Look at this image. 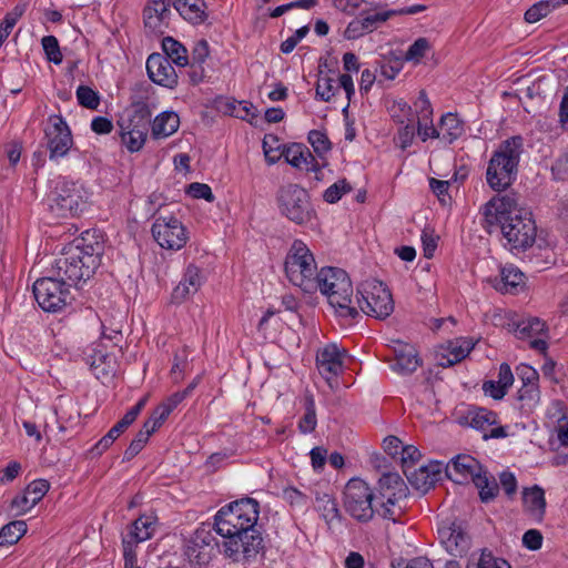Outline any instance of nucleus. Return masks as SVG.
I'll return each mask as SVG.
<instances>
[{
  "label": "nucleus",
  "mask_w": 568,
  "mask_h": 568,
  "mask_svg": "<svg viewBox=\"0 0 568 568\" xmlns=\"http://www.w3.org/2000/svg\"><path fill=\"white\" fill-rule=\"evenodd\" d=\"M47 59L54 64L62 62L63 55L60 51L58 39L54 36H45L41 40Z\"/></svg>",
  "instance_id": "57"
},
{
  "label": "nucleus",
  "mask_w": 568,
  "mask_h": 568,
  "mask_svg": "<svg viewBox=\"0 0 568 568\" xmlns=\"http://www.w3.org/2000/svg\"><path fill=\"white\" fill-rule=\"evenodd\" d=\"M282 155L293 168L315 173L321 171L320 163L304 144L292 143L285 145L282 150Z\"/></svg>",
  "instance_id": "28"
},
{
  "label": "nucleus",
  "mask_w": 568,
  "mask_h": 568,
  "mask_svg": "<svg viewBox=\"0 0 568 568\" xmlns=\"http://www.w3.org/2000/svg\"><path fill=\"white\" fill-rule=\"evenodd\" d=\"M351 191H352L351 184L345 179H342L325 190V192L323 194V199L327 203L333 204V203L338 202L344 194H346Z\"/></svg>",
  "instance_id": "55"
},
{
  "label": "nucleus",
  "mask_w": 568,
  "mask_h": 568,
  "mask_svg": "<svg viewBox=\"0 0 568 568\" xmlns=\"http://www.w3.org/2000/svg\"><path fill=\"white\" fill-rule=\"evenodd\" d=\"M222 551L225 557L237 564L254 560L264 548V538L260 529L221 536Z\"/></svg>",
  "instance_id": "9"
},
{
  "label": "nucleus",
  "mask_w": 568,
  "mask_h": 568,
  "mask_svg": "<svg viewBox=\"0 0 568 568\" xmlns=\"http://www.w3.org/2000/svg\"><path fill=\"white\" fill-rule=\"evenodd\" d=\"M49 125L44 129L49 159L57 161L64 158L73 144L71 130L60 114H52L48 119Z\"/></svg>",
  "instance_id": "15"
},
{
  "label": "nucleus",
  "mask_w": 568,
  "mask_h": 568,
  "mask_svg": "<svg viewBox=\"0 0 568 568\" xmlns=\"http://www.w3.org/2000/svg\"><path fill=\"white\" fill-rule=\"evenodd\" d=\"M366 33H369L362 20V18L352 20L344 30V38L347 40H356Z\"/></svg>",
  "instance_id": "64"
},
{
  "label": "nucleus",
  "mask_w": 568,
  "mask_h": 568,
  "mask_svg": "<svg viewBox=\"0 0 568 568\" xmlns=\"http://www.w3.org/2000/svg\"><path fill=\"white\" fill-rule=\"evenodd\" d=\"M282 499L295 509H306L310 504V497L293 486L283 488Z\"/></svg>",
  "instance_id": "52"
},
{
  "label": "nucleus",
  "mask_w": 568,
  "mask_h": 568,
  "mask_svg": "<svg viewBox=\"0 0 568 568\" xmlns=\"http://www.w3.org/2000/svg\"><path fill=\"white\" fill-rule=\"evenodd\" d=\"M374 494L371 487L359 478L348 480L343 493L346 513L357 521L367 523L374 517Z\"/></svg>",
  "instance_id": "11"
},
{
  "label": "nucleus",
  "mask_w": 568,
  "mask_h": 568,
  "mask_svg": "<svg viewBox=\"0 0 568 568\" xmlns=\"http://www.w3.org/2000/svg\"><path fill=\"white\" fill-rule=\"evenodd\" d=\"M517 400L521 403L520 407L523 409H534L540 402L539 385L521 384V387L517 390Z\"/></svg>",
  "instance_id": "48"
},
{
  "label": "nucleus",
  "mask_w": 568,
  "mask_h": 568,
  "mask_svg": "<svg viewBox=\"0 0 568 568\" xmlns=\"http://www.w3.org/2000/svg\"><path fill=\"white\" fill-rule=\"evenodd\" d=\"M151 122V112L145 103L134 105L132 113L128 119H121L118 124L120 126V135L122 144L129 152L140 151L148 136Z\"/></svg>",
  "instance_id": "10"
},
{
  "label": "nucleus",
  "mask_w": 568,
  "mask_h": 568,
  "mask_svg": "<svg viewBox=\"0 0 568 568\" xmlns=\"http://www.w3.org/2000/svg\"><path fill=\"white\" fill-rule=\"evenodd\" d=\"M463 424L484 433V439L504 438L507 436L503 426L493 427L497 424L496 413L480 407H471L463 417Z\"/></svg>",
  "instance_id": "18"
},
{
  "label": "nucleus",
  "mask_w": 568,
  "mask_h": 568,
  "mask_svg": "<svg viewBox=\"0 0 568 568\" xmlns=\"http://www.w3.org/2000/svg\"><path fill=\"white\" fill-rule=\"evenodd\" d=\"M442 464L434 463L428 466H420L417 469L405 470V476L412 486L422 491H427L439 479Z\"/></svg>",
  "instance_id": "30"
},
{
  "label": "nucleus",
  "mask_w": 568,
  "mask_h": 568,
  "mask_svg": "<svg viewBox=\"0 0 568 568\" xmlns=\"http://www.w3.org/2000/svg\"><path fill=\"white\" fill-rule=\"evenodd\" d=\"M481 226L500 231L511 250H527L535 243L537 226L529 209L519 204L515 194L495 195L480 207Z\"/></svg>",
  "instance_id": "1"
},
{
  "label": "nucleus",
  "mask_w": 568,
  "mask_h": 568,
  "mask_svg": "<svg viewBox=\"0 0 568 568\" xmlns=\"http://www.w3.org/2000/svg\"><path fill=\"white\" fill-rule=\"evenodd\" d=\"M146 71L150 80L155 84L173 89L178 85V73L168 58L160 53H152L146 60Z\"/></svg>",
  "instance_id": "20"
},
{
  "label": "nucleus",
  "mask_w": 568,
  "mask_h": 568,
  "mask_svg": "<svg viewBox=\"0 0 568 568\" xmlns=\"http://www.w3.org/2000/svg\"><path fill=\"white\" fill-rule=\"evenodd\" d=\"M108 355L95 348H90V353L85 355V363L89 365L91 372L99 379L110 375L109 366L106 365Z\"/></svg>",
  "instance_id": "45"
},
{
  "label": "nucleus",
  "mask_w": 568,
  "mask_h": 568,
  "mask_svg": "<svg viewBox=\"0 0 568 568\" xmlns=\"http://www.w3.org/2000/svg\"><path fill=\"white\" fill-rule=\"evenodd\" d=\"M70 287V284L51 273L34 282L33 294L44 312L55 313L71 303Z\"/></svg>",
  "instance_id": "8"
},
{
  "label": "nucleus",
  "mask_w": 568,
  "mask_h": 568,
  "mask_svg": "<svg viewBox=\"0 0 568 568\" xmlns=\"http://www.w3.org/2000/svg\"><path fill=\"white\" fill-rule=\"evenodd\" d=\"M166 418L168 417L165 415L162 416L160 409L155 407L151 416L144 422L141 430L135 435L129 447L125 449L124 458L130 460L135 457L143 449L150 436L162 426Z\"/></svg>",
  "instance_id": "24"
},
{
  "label": "nucleus",
  "mask_w": 568,
  "mask_h": 568,
  "mask_svg": "<svg viewBox=\"0 0 568 568\" xmlns=\"http://www.w3.org/2000/svg\"><path fill=\"white\" fill-rule=\"evenodd\" d=\"M475 343L470 338L459 337L447 341L436 351L438 364L443 367H449L463 361L474 348Z\"/></svg>",
  "instance_id": "23"
},
{
  "label": "nucleus",
  "mask_w": 568,
  "mask_h": 568,
  "mask_svg": "<svg viewBox=\"0 0 568 568\" xmlns=\"http://www.w3.org/2000/svg\"><path fill=\"white\" fill-rule=\"evenodd\" d=\"M416 112L418 114V119H423L427 122L433 118V108L430 101L428 100L425 91H420L419 95L415 102Z\"/></svg>",
  "instance_id": "62"
},
{
  "label": "nucleus",
  "mask_w": 568,
  "mask_h": 568,
  "mask_svg": "<svg viewBox=\"0 0 568 568\" xmlns=\"http://www.w3.org/2000/svg\"><path fill=\"white\" fill-rule=\"evenodd\" d=\"M513 331L517 338L529 341L530 347L539 352L547 349V343L540 336L546 332V324L538 317L521 318L513 323Z\"/></svg>",
  "instance_id": "21"
},
{
  "label": "nucleus",
  "mask_w": 568,
  "mask_h": 568,
  "mask_svg": "<svg viewBox=\"0 0 568 568\" xmlns=\"http://www.w3.org/2000/svg\"><path fill=\"white\" fill-rule=\"evenodd\" d=\"M180 16L193 23H203L206 19L205 2L203 0H170Z\"/></svg>",
  "instance_id": "36"
},
{
  "label": "nucleus",
  "mask_w": 568,
  "mask_h": 568,
  "mask_svg": "<svg viewBox=\"0 0 568 568\" xmlns=\"http://www.w3.org/2000/svg\"><path fill=\"white\" fill-rule=\"evenodd\" d=\"M27 532V524L23 520H14L0 529V547L10 546L19 541Z\"/></svg>",
  "instance_id": "46"
},
{
  "label": "nucleus",
  "mask_w": 568,
  "mask_h": 568,
  "mask_svg": "<svg viewBox=\"0 0 568 568\" xmlns=\"http://www.w3.org/2000/svg\"><path fill=\"white\" fill-rule=\"evenodd\" d=\"M148 397H142L133 407H131L125 415L95 444L98 453L108 449L114 440L124 433L130 425L134 423L143 407L145 406Z\"/></svg>",
  "instance_id": "27"
},
{
  "label": "nucleus",
  "mask_w": 568,
  "mask_h": 568,
  "mask_svg": "<svg viewBox=\"0 0 568 568\" xmlns=\"http://www.w3.org/2000/svg\"><path fill=\"white\" fill-rule=\"evenodd\" d=\"M419 358L417 352L412 345L398 343L395 347V362L392 364L393 371L408 375L417 369Z\"/></svg>",
  "instance_id": "33"
},
{
  "label": "nucleus",
  "mask_w": 568,
  "mask_h": 568,
  "mask_svg": "<svg viewBox=\"0 0 568 568\" xmlns=\"http://www.w3.org/2000/svg\"><path fill=\"white\" fill-rule=\"evenodd\" d=\"M358 305L363 313L377 320H385L394 311L389 290L379 281H365L358 290Z\"/></svg>",
  "instance_id": "12"
},
{
  "label": "nucleus",
  "mask_w": 568,
  "mask_h": 568,
  "mask_svg": "<svg viewBox=\"0 0 568 568\" xmlns=\"http://www.w3.org/2000/svg\"><path fill=\"white\" fill-rule=\"evenodd\" d=\"M447 551L453 556H462L469 548V538L459 527H450L442 531Z\"/></svg>",
  "instance_id": "40"
},
{
  "label": "nucleus",
  "mask_w": 568,
  "mask_h": 568,
  "mask_svg": "<svg viewBox=\"0 0 568 568\" xmlns=\"http://www.w3.org/2000/svg\"><path fill=\"white\" fill-rule=\"evenodd\" d=\"M475 568H511L510 565L504 560L496 558L491 552L483 551Z\"/></svg>",
  "instance_id": "59"
},
{
  "label": "nucleus",
  "mask_w": 568,
  "mask_h": 568,
  "mask_svg": "<svg viewBox=\"0 0 568 568\" xmlns=\"http://www.w3.org/2000/svg\"><path fill=\"white\" fill-rule=\"evenodd\" d=\"M417 134L423 142L427 141L428 139H439L440 133L439 129L434 126L433 119L429 120V122L418 119L417 121Z\"/></svg>",
  "instance_id": "61"
},
{
  "label": "nucleus",
  "mask_w": 568,
  "mask_h": 568,
  "mask_svg": "<svg viewBox=\"0 0 568 568\" xmlns=\"http://www.w3.org/2000/svg\"><path fill=\"white\" fill-rule=\"evenodd\" d=\"M339 87L335 84V79L320 71L316 83V98L324 102H329L338 92Z\"/></svg>",
  "instance_id": "51"
},
{
  "label": "nucleus",
  "mask_w": 568,
  "mask_h": 568,
  "mask_svg": "<svg viewBox=\"0 0 568 568\" xmlns=\"http://www.w3.org/2000/svg\"><path fill=\"white\" fill-rule=\"evenodd\" d=\"M162 49L165 58L175 63L178 67H185L189 64L187 50L185 47L171 37H166L162 41Z\"/></svg>",
  "instance_id": "42"
},
{
  "label": "nucleus",
  "mask_w": 568,
  "mask_h": 568,
  "mask_svg": "<svg viewBox=\"0 0 568 568\" xmlns=\"http://www.w3.org/2000/svg\"><path fill=\"white\" fill-rule=\"evenodd\" d=\"M523 152L521 135L506 139L494 151L486 170V181L491 190L503 192L515 182Z\"/></svg>",
  "instance_id": "2"
},
{
  "label": "nucleus",
  "mask_w": 568,
  "mask_h": 568,
  "mask_svg": "<svg viewBox=\"0 0 568 568\" xmlns=\"http://www.w3.org/2000/svg\"><path fill=\"white\" fill-rule=\"evenodd\" d=\"M438 126L440 133L439 139L449 144L459 139L465 132L464 122L456 113L452 112L442 115Z\"/></svg>",
  "instance_id": "39"
},
{
  "label": "nucleus",
  "mask_w": 568,
  "mask_h": 568,
  "mask_svg": "<svg viewBox=\"0 0 568 568\" xmlns=\"http://www.w3.org/2000/svg\"><path fill=\"white\" fill-rule=\"evenodd\" d=\"M374 6H377V9L366 11V16L362 18L369 33L376 30L382 23L396 16L394 10H385L377 2H374Z\"/></svg>",
  "instance_id": "47"
},
{
  "label": "nucleus",
  "mask_w": 568,
  "mask_h": 568,
  "mask_svg": "<svg viewBox=\"0 0 568 568\" xmlns=\"http://www.w3.org/2000/svg\"><path fill=\"white\" fill-rule=\"evenodd\" d=\"M525 510L537 521H541L546 510L545 491L539 486L526 488L523 491Z\"/></svg>",
  "instance_id": "35"
},
{
  "label": "nucleus",
  "mask_w": 568,
  "mask_h": 568,
  "mask_svg": "<svg viewBox=\"0 0 568 568\" xmlns=\"http://www.w3.org/2000/svg\"><path fill=\"white\" fill-rule=\"evenodd\" d=\"M49 209L58 217H73L85 206L83 187L73 181L59 178L48 195Z\"/></svg>",
  "instance_id": "7"
},
{
  "label": "nucleus",
  "mask_w": 568,
  "mask_h": 568,
  "mask_svg": "<svg viewBox=\"0 0 568 568\" xmlns=\"http://www.w3.org/2000/svg\"><path fill=\"white\" fill-rule=\"evenodd\" d=\"M170 2L166 0H149L144 11V26L154 33H163V29L169 26Z\"/></svg>",
  "instance_id": "25"
},
{
  "label": "nucleus",
  "mask_w": 568,
  "mask_h": 568,
  "mask_svg": "<svg viewBox=\"0 0 568 568\" xmlns=\"http://www.w3.org/2000/svg\"><path fill=\"white\" fill-rule=\"evenodd\" d=\"M315 510L320 514L321 518L326 523L329 529L336 525H341L343 520L342 513L338 508L336 499L326 491H315Z\"/></svg>",
  "instance_id": "29"
},
{
  "label": "nucleus",
  "mask_w": 568,
  "mask_h": 568,
  "mask_svg": "<svg viewBox=\"0 0 568 568\" xmlns=\"http://www.w3.org/2000/svg\"><path fill=\"white\" fill-rule=\"evenodd\" d=\"M77 100L80 105L95 110L100 104V98L97 91L87 85H80L77 89Z\"/></svg>",
  "instance_id": "56"
},
{
  "label": "nucleus",
  "mask_w": 568,
  "mask_h": 568,
  "mask_svg": "<svg viewBox=\"0 0 568 568\" xmlns=\"http://www.w3.org/2000/svg\"><path fill=\"white\" fill-rule=\"evenodd\" d=\"M334 4L335 8L348 16L356 13L363 16L368 10L377 9V6H374V1L368 0H334Z\"/></svg>",
  "instance_id": "49"
},
{
  "label": "nucleus",
  "mask_w": 568,
  "mask_h": 568,
  "mask_svg": "<svg viewBox=\"0 0 568 568\" xmlns=\"http://www.w3.org/2000/svg\"><path fill=\"white\" fill-rule=\"evenodd\" d=\"M494 287L501 293H514L525 283V274L515 265L507 264L500 270V277L491 281Z\"/></svg>",
  "instance_id": "34"
},
{
  "label": "nucleus",
  "mask_w": 568,
  "mask_h": 568,
  "mask_svg": "<svg viewBox=\"0 0 568 568\" xmlns=\"http://www.w3.org/2000/svg\"><path fill=\"white\" fill-rule=\"evenodd\" d=\"M304 415L298 422V429L302 434H310L317 426L315 399L311 393H306L304 396Z\"/></svg>",
  "instance_id": "43"
},
{
  "label": "nucleus",
  "mask_w": 568,
  "mask_h": 568,
  "mask_svg": "<svg viewBox=\"0 0 568 568\" xmlns=\"http://www.w3.org/2000/svg\"><path fill=\"white\" fill-rule=\"evenodd\" d=\"M180 118L173 111H164L155 116L152 122V136L154 139H164L178 131Z\"/></svg>",
  "instance_id": "38"
},
{
  "label": "nucleus",
  "mask_w": 568,
  "mask_h": 568,
  "mask_svg": "<svg viewBox=\"0 0 568 568\" xmlns=\"http://www.w3.org/2000/svg\"><path fill=\"white\" fill-rule=\"evenodd\" d=\"M379 494L387 503L395 505L407 497V487L402 477L396 473L384 474L379 480Z\"/></svg>",
  "instance_id": "31"
},
{
  "label": "nucleus",
  "mask_w": 568,
  "mask_h": 568,
  "mask_svg": "<svg viewBox=\"0 0 568 568\" xmlns=\"http://www.w3.org/2000/svg\"><path fill=\"white\" fill-rule=\"evenodd\" d=\"M151 232L154 241L164 250L179 251L190 239L187 229L172 214L155 217Z\"/></svg>",
  "instance_id": "13"
},
{
  "label": "nucleus",
  "mask_w": 568,
  "mask_h": 568,
  "mask_svg": "<svg viewBox=\"0 0 568 568\" xmlns=\"http://www.w3.org/2000/svg\"><path fill=\"white\" fill-rule=\"evenodd\" d=\"M556 0H541L532 4L524 16V19L528 23H535L540 19L547 17L552 10L558 8Z\"/></svg>",
  "instance_id": "50"
},
{
  "label": "nucleus",
  "mask_w": 568,
  "mask_h": 568,
  "mask_svg": "<svg viewBox=\"0 0 568 568\" xmlns=\"http://www.w3.org/2000/svg\"><path fill=\"white\" fill-rule=\"evenodd\" d=\"M428 49V40L426 38H418L406 51L405 59L408 61H419Z\"/></svg>",
  "instance_id": "58"
},
{
  "label": "nucleus",
  "mask_w": 568,
  "mask_h": 568,
  "mask_svg": "<svg viewBox=\"0 0 568 568\" xmlns=\"http://www.w3.org/2000/svg\"><path fill=\"white\" fill-rule=\"evenodd\" d=\"M316 291L326 296L335 314L345 320L353 321L358 312L353 305V285L348 274L338 267H323L316 278Z\"/></svg>",
  "instance_id": "3"
},
{
  "label": "nucleus",
  "mask_w": 568,
  "mask_h": 568,
  "mask_svg": "<svg viewBox=\"0 0 568 568\" xmlns=\"http://www.w3.org/2000/svg\"><path fill=\"white\" fill-rule=\"evenodd\" d=\"M217 546L212 532L205 528H199L186 541L184 556L192 566H206L213 557L214 548Z\"/></svg>",
  "instance_id": "16"
},
{
  "label": "nucleus",
  "mask_w": 568,
  "mask_h": 568,
  "mask_svg": "<svg viewBox=\"0 0 568 568\" xmlns=\"http://www.w3.org/2000/svg\"><path fill=\"white\" fill-rule=\"evenodd\" d=\"M346 349L335 343H329L317 351L316 367L331 388L336 384V377L343 372Z\"/></svg>",
  "instance_id": "17"
},
{
  "label": "nucleus",
  "mask_w": 568,
  "mask_h": 568,
  "mask_svg": "<svg viewBox=\"0 0 568 568\" xmlns=\"http://www.w3.org/2000/svg\"><path fill=\"white\" fill-rule=\"evenodd\" d=\"M204 276L202 271L194 264H189L179 284L173 288L172 300L182 303L194 295L203 285Z\"/></svg>",
  "instance_id": "26"
},
{
  "label": "nucleus",
  "mask_w": 568,
  "mask_h": 568,
  "mask_svg": "<svg viewBox=\"0 0 568 568\" xmlns=\"http://www.w3.org/2000/svg\"><path fill=\"white\" fill-rule=\"evenodd\" d=\"M50 484L45 479L31 481L24 491L17 495L11 501V509L16 516H21L31 510L48 493Z\"/></svg>",
  "instance_id": "22"
},
{
  "label": "nucleus",
  "mask_w": 568,
  "mask_h": 568,
  "mask_svg": "<svg viewBox=\"0 0 568 568\" xmlns=\"http://www.w3.org/2000/svg\"><path fill=\"white\" fill-rule=\"evenodd\" d=\"M260 505L253 498H243L222 507L214 517V530L220 536L260 529Z\"/></svg>",
  "instance_id": "4"
},
{
  "label": "nucleus",
  "mask_w": 568,
  "mask_h": 568,
  "mask_svg": "<svg viewBox=\"0 0 568 568\" xmlns=\"http://www.w3.org/2000/svg\"><path fill=\"white\" fill-rule=\"evenodd\" d=\"M156 527L158 518L155 516L142 515L131 524L125 536L140 544L152 538Z\"/></svg>",
  "instance_id": "37"
},
{
  "label": "nucleus",
  "mask_w": 568,
  "mask_h": 568,
  "mask_svg": "<svg viewBox=\"0 0 568 568\" xmlns=\"http://www.w3.org/2000/svg\"><path fill=\"white\" fill-rule=\"evenodd\" d=\"M200 377H196L192 383L187 385V387L181 392H176L170 395L166 399H164L156 407L160 409L162 416L169 417L170 414L178 407L180 403H182L197 386Z\"/></svg>",
  "instance_id": "44"
},
{
  "label": "nucleus",
  "mask_w": 568,
  "mask_h": 568,
  "mask_svg": "<svg viewBox=\"0 0 568 568\" xmlns=\"http://www.w3.org/2000/svg\"><path fill=\"white\" fill-rule=\"evenodd\" d=\"M276 203L280 213L295 224H308L316 216L308 192L298 184L288 183L281 186L276 194Z\"/></svg>",
  "instance_id": "6"
},
{
  "label": "nucleus",
  "mask_w": 568,
  "mask_h": 568,
  "mask_svg": "<svg viewBox=\"0 0 568 568\" xmlns=\"http://www.w3.org/2000/svg\"><path fill=\"white\" fill-rule=\"evenodd\" d=\"M80 253L81 250L69 247L55 260L50 272L61 277L70 286L88 281L95 271L93 270V263L89 260L87 264Z\"/></svg>",
  "instance_id": "14"
},
{
  "label": "nucleus",
  "mask_w": 568,
  "mask_h": 568,
  "mask_svg": "<svg viewBox=\"0 0 568 568\" xmlns=\"http://www.w3.org/2000/svg\"><path fill=\"white\" fill-rule=\"evenodd\" d=\"M420 456V452L413 445L400 447V460L404 471L406 469L412 470V467L419 460Z\"/></svg>",
  "instance_id": "60"
},
{
  "label": "nucleus",
  "mask_w": 568,
  "mask_h": 568,
  "mask_svg": "<svg viewBox=\"0 0 568 568\" xmlns=\"http://www.w3.org/2000/svg\"><path fill=\"white\" fill-rule=\"evenodd\" d=\"M484 467L470 455L462 454L454 457L445 467L446 476L456 484L474 481Z\"/></svg>",
  "instance_id": "19"
},
{
  "label": "nucleus",
  "mask_w": 568,
  "mask_h": 568,
  "mask_svg": "<svg viewBox=\"0 0 568 568\" xmlns=\"http://www.w3.org/2000/svg\"><path fill=\"white\" fill-rule=\"evenodd\" d=\"M307 140L312 145L314 152L323 158L326 153H328L332 149V143L329 142L327 135L318 130H312L308 133Z\"/></svg>",
  "instance_id": "54"
},
{
  "label": "nucleus",
  "mask_w": 568,
  "mask_h": 568,
  "mask_svg": "<svg viewBox=\"0 0 568 568\" xmlns=\"http://www.w3.org/2000/svg\"><path fill=\"white\" fill-rule=\"evenodd\" d=\"M95 232L91 233L87 231L78 244L70 246L71 248L81 250L80 256L88 264L90 260L93 263V270L95 271L101 262L104 245L103 242L95 237Z\"/></svg>",
  "instance_id": "32"
},
{
  "label": "nucleus",
  "mask_w": 568,
  "mask_h": 568,
  "mask_svg": "<svg viewBox=\"0 0 568 568\" xmlns=\"http://www.w3.org/2000/svg\"><path fill=\"white\" fill-rule=\"evenodd\" d=\"M388 110L392 119L400 125L414 122L412 108L403 100L394 101Z\"/></svg>",
  "instance_id": "53"
},
{
  "label": "nucleus",
  "mask_w": 568,
  "mask_h": 568,
  "mask_svg": "<svg viewBox=\"0 0 568 568\" xmlns=\"http://www.w3.org/2000/svg\"><path fill=\"white\" fill-rule=\"evenodd\" d=\"M473 483L478 488L479 497L484 503L495 499L498 495L499 486L496 479L484 468L476 476Z\"/></svg>",
  "instance_id": "41"
},
{
  "label": "nucleus",
  "mask_w": 568,
  "mask_h": 568,
  "mask_svg": "<svg viewBox=\"0 0 568 568\" xmlns=\"http://www.w3.org/2000/svg\"><path fill=\"white\" fill-rule=\"evenodd\" d=\"M415 136V125L414 122H408L403 124V126L398 130L397 133V143L400 149L406 150L409 148L414 141Z\"/></svg>",
  "instance_id": "63"
},
{
  "label": "nucleus",
  "mask_w": 568,
  "mask_h": 568,
  "mask_svg": "<svg viewBox=\"0 0 568 568\" xmlns=\"http://www.w3.org/2000/svg\"><path fill=\"white\" fill-rule=\"evenodd\" d=\"M284 272L288 282L304 293L316 292L315 281L320 271L312 251L303 241L295 240L292 243L285 256Z\"/></svg>",
  "instance_id": "5"
}]
</instances>
